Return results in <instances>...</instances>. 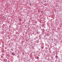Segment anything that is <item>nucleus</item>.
Listing matches in <instances>:
<instances>
[{
	"instance_id": "nucleus-9",
	"label": "nucleus",
	"mask_w": 62,
	"mask_h": 62,
	"mask_svg": "<svg viewBox=\"0 0 62 62\" xmlns=\"http://www.w3.org/2000/svg\"><path fill=\"white\" fill-rule=\"evenodd\" d=\"M3 18H4V16H3Z\"/></svg>"
},
{
	"instance_id": "nucleus-10",
	"label": "nucleus",
	"mask_w": 62,
	"mask_h": 62,
	"mask_svg": "<svg viewBox=\"0 0 62 62\" xmlns=\"http://www.w3.org/2000/svg\"><path fill=\"white\" fill-rule=\"evenodd\" d=\"M45 2H46V1H45Z\"/></svg>"
},
{
	"instance_id": "nucleus-2",
	"label": "nucleus",
	"mask_w": 62,
	"mask_h": 62,
	"mask_svg": "<svg viewBox=\"0 0 62 62\" xmlns=\"http://www.w3.org/2000/svg\"><path fill=\"white\" fill-rule=\"evenodd\" d=\"M55 57L56 58V59H57V58H58V56H57L56 55L55 56Z\"/></svg>"
},
{
	"instance_id": "nucleus-6",
	"label": "nucleus",
	"mask_w": 62,
	"mask_h": 62,
	"mask_svg": "<svg viewBox=\"0 0 62 62\" xmlns=\"http://www.w3.org/2000/svg\"><path fill=\"white\" fill-rule=\"evenodd\" d=\"M44 48V47H42V49L43 48Z\"/></svg>"
},
{
	"instance_id": "nucleus-8",
	"label": "nucleus",
	"mask_w": 62,
	"mask_h": 62,
	"mask_svg": "<svg viewBox=\"0 0 62 62\" xmlns=\"http://www.w3.org/2000/svg\"><path fill=\"white\" fill-rule=\"evenodd\" d=\"M39 58V57L37 56V58Z\"/></svg>"
},
{
	"instance_id": "nucleus-3",
	"label": "nucleus",
	"mask_w": 62,
	"mask_h": 62,
	"mask_svg": "<svg viewBox=\"0 0 62 62\" xmlns=\"http://www.w3.org/2000/svg\"><path fill=\"white\" fill-rule=\"evenodd\" d=\"M34 23H37V22L36 21H35Z\"/></svg>"
},
{
	"instance_id": "nucleus-4",
	"label": "nucleus",
	"mask_w": 62,
	"mask_h": 62,
	"mask_svg": "<svg viewBox=\"0 0 62 62\" xmlns=\"http://www.w3.org/2000/svg\"><path fill=\"white\" fill-rule=\"evenodd\" d=\"M47 36H49V34H47Z\"/></svg>"
},
{
	"instance_id": "nucleus-5",
	"label": "nucleus",
	"mask_w": 62,
	"mask_h": 62,
	"mask_svg": "<svg viewBox=\"0 0 62 62\" xmlns=\"http://www.w3.org/2000/svg\"><path fill=\"white\" fill-rule=\"evenodd\" d=\"M19 21H22V19H19Z\"/></svg>"
},
{
	"instance_id": "nucleus-1",
	"label": "nucleus",
	"mask_w": 62,
	"mask_h": 62,
	"mask_svg": "<svg viewBox=\"0 0 62 62\" xmlns=\"http://www.w3.org/2000/svg\"><path fill=\"white\" fill-rule=\"evenodd\" d=\"M12 54L13 55H15V54H14V53H12Z\"/></svg>"
},
{
	"instance_id": "nucleus-7",
	"label": "nucleus",
	"mask_w": 62,
	"mask_h": 62,
	"mask_svg": "<svg viewBox=\"0 0 62 62\" xmlns=\"http://www.w3.org/2000/svg\"><path fill=\"white\" fill-rule=\"evenodd\" d=\"M30 6H31V4H30Z\"/></svg>"
}]
</instances>
